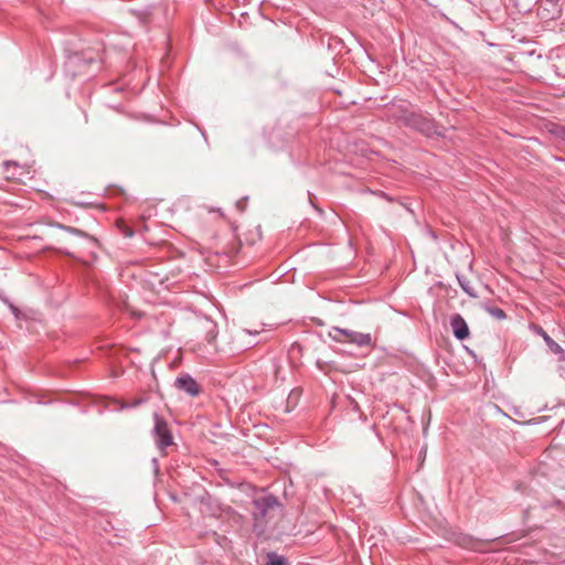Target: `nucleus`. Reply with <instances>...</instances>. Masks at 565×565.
<instances>
[{"label":"nucleus","mask_w":565,"mask_h":565,"mask_svg":"<svg viewBox=\"0 0 565 565\" xmlns=\"http://www.w3.org/2000/svg\"><path fill=\"white\" fill-rule=\"evenodd\" d=\"M332 337L337 341H348L354 343L359 347L370 345L372 342L371 334L361 333L352 330H345L340 328H334Z\"/></svg>","instance_id":"1"},{"label":"nucleus","mask_w":565,"mask_h":565,"mask_svg":"<svg viewBox=\"0 0 565 565\" xmlns=\"http://www.w3.org/2000/svg\"><path fill=\"white\" fill-rule=\"evenodd\" d=\"M154 434L160 449H164L172 444V436L167 423L156 415Z\"/></svg>","instance_id":"2"},{"label":"nucleus","mask_w":565,"mask_h":565,"mask_svg":"<svg viewBox=\"0 0 565 565\" xmlns=\"http://www.w3.org/2000/svg\"><path fill=\"white\" fill-rule=\"evenodd\" d=\"M450 326L457 339L465 340L469 337L468 324L460 315H455L451 317Z\"/></svg>","instance_id":"3"},{"label":"nucleus","mask_w":565,"mask_h":565,"mask_svg":"<svg viewBox=\"0 0 565 565\" xmlns=\"http://www.w3.org/2000/svg\"><path fill=\"white\" fill-rule=\"evenodd\" d=\"M175 386L191 396H196L200 392L198 383L188 374L179 376Z\"/></svg>","instance_id":"4"},{"label":"nucleus","mask_w":565,"mask_h":565,"mask_svg":"<svg viewBox=\"0 0 565 565\" xmlns=\"http://www.w3.org/2000/svg\"><path fill=\"white\" fill-rule=\"evenodd\" d=\"M411 125L423 132H428L430 130V122L420 116L413 115Z\"/></svg>","instance_id":"5"},{"label":"nucleus","mask_w":565,"mask_h":565,"mask_svg":"<svg viewBox=\"0 0 565 565\" xmlns=\"http://www.w3.org/2000/svg\"><path fill=\"white\" fill-rule=\"evenodd\" d=\"M486 310L495 319L498 320H503L505 319V312L500 309V308H497V307H490V306H487L486 307Z\"/></svg>","instance_id":"6"},{"label":"nucleus","mask_w":565,"mask_h":565,"mask_svg":"<svg viewBox=\"0 0 565 565\" xmlns=\"http://www.w3.org/2000/svg\"><path fill=\"white\" fill-rule=\"evenodd\" d=\"M515 7L521 11H529L531 7L535 4V0H513Z\"/></svg>","instance_id":"7"},{"label":"nucleus","mask_w":565,"mask_h":565,"mask_svg":"<svg viewBox=\"0 0 565 565\" xmlns=\"http://www.w3.org/2000/svg\"><path fill=\"white\" fill-rule=\"evenodd\" d=\"M266 565H286V562L282 557L275 554H270L268 556V562Z\"/></svg>","instance_id":"8"},{"label":"nucleus","mask_w":565,"mask_h":565,"mask_svg":"<svg viewBox=\"0 0 565 565\" xmlns=\"http://www.w3.org/2000/svg\"><path fill=\"white\" fill-rule=\"evenodd\" d=\"M117 226L121 230L122 234L126 236V237H132L134 235V231L127 226L124 221H117Z\"/></svg>","instance_id":"9"},{"label":"nucleus","mask_w":565,"mask_h":565,"mask_svg":"<svg viewBox=\"0 0 565 565\" xmlns=\"http://www.w3.org/2000/svg\"><path fill=\"white\" fill-rule=\"evenodd\" d=\"M56 226L65 230L68 233H73V234H76V235H84V232H82L81 230H77L75 227L64 226V225H61V224H57Z\"/></svg>","instance_id":"10"},{"label":"nucleus","mask_w":565,"mask_h":565,"mask_svg":"<svg viewBox=\"0 0 565 565\" xmlns=\"http://www.w3.org/2000/svg\"><path fill=\"white\" fill-rule=\"evenodd\" d=\"M550 348L555 352V353H563V349L556 343V342H552V345H550Z\"/></svg>","instance_id":"11"},{"label":"nucleus","mask_w":565,"mask_h":565,"mask_svg":"<svg viewBox=\"0 0 565 565\" xmlns=\"http://www.w3.org/2000/svg\"><path fill=\"white\" fill-rule=\"evenodd\" d=\"M463 290L468 294H471V290H470V285H461Z\"/></svg>","instance_id":"12"},{"label":"nucleus","mask_w":565,"mask_h":565,"mask_svg":"<svg viewBox=\"0 0 565 565\" xmlns=\"http://www.w3.org/2000/svg\"><path fill=\"white\" fill-rule=\"evenodd\" d=\"M544 340L547 342L548 345H552V342H554L548 335H544Z\"/></svg>","instance_id":"13"}]
</instances>
